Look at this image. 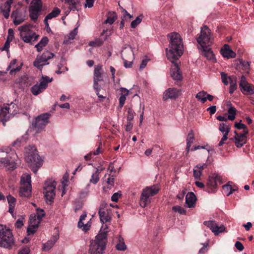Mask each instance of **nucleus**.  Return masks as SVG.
Returning a JSON list of instances; mask_svg holds the SVG:
<instances>
[{"label":"nucleus","instance_id":"nucleus-1","mask_svg":"<svg viewBox=\"0 0 254 254\" xmlns=\"http://www.w3.org/2000/svg\"><path fill=\"white\" fill-rule=\"evenodd\" d=\"M168 37L170 39L169 48L166 49L168 59L170 61L177 60L183 54L182 39L177 33H172Z\"/></svg>","mask_w":254,"mask_h":254},{"label":"nucleus","instance_id":"nucleus-2","mask_svg":"<svg viewBox=\"0 0 254 254\" xmlns=\"http://www.w3.org/2000/svg\"><path fill=\"white\" fill-rule=\"evenodd\" d=\"M25 160L35 174L37 173L38 169L42 165V160L34 147L26 151Z\"/></svg>","mask_w":254,"mask_h":254},{"label":"nucleus","instance_id":"nucleus-3","mask_svg":"<svg viewBox=\"0 0 254 254\" xmlns=\"http://www.w3.org/2000/svg\"><path fill=\"white\" fill-rule=\"evenodd\" d=\"M14 241L11 231L5 225H0V247L11 249Z\"/></svg>","mask_w":254,"mask_h":254},{"label":"nucleus","instance_id":"nucleus-4","mask_svg":"<svg viewBox=\"0 0 254 254\" xmlns=\"http://www.w3.org/2000/svg\"><path fill=\"white\" fill-rule=\"evenodd\" d=\"M19 111L18 106L12 102L4 107H0V122L5 126V122L9 119L10 115L16 114Z\"/></svg>","mask_w":254,"mask_h":254},{"label":"nucleus","instance_id":"nucleus-5","mask_svg":"<svg viewBox=\"0 0 254 254\" xmlns=\"http://www.w3.org/2000/svg\"><path fill=\"white\" fill-rule=\"evenodd\" d=\"M30 24H26L18 28L20 31V35L22 40L27 43L32 44V42L36 41L39 37L35 32L31 30L30 28Z\"/></svg>","mask_w":254,"mask_h":254},{"label":"nucleus","instance_id":"nucleus-6","mask_svg":"<svg viewBox=\"0 0 254 254\" xmlns=\"http://www.w3.org/2000/svg\"><path fill=\"white\" fill-rule=\"evenodd\" d=\"M56 185V182L52 180H47L44 184L43 193L46 202L48 204H51L53 202L56 195L55 190Z\"/></svg>","mask_w":254,"mask_h":254},{"label":"nucleus","instance_id":"nucleus-7","mask_svg":"<svg viewBox=\"0 0 254 254\" xmlns=\"http://www.w3.org/2000/svg\"><path fill=\"white\" fill-rule=\"evenodd\" d=\"M51 116L50 113H44L39 115L32 122V128L36 133L41 131L49 123Z\"/></svg>","mask_w":254,"mask_h":254},{"label":"nucleus","instance_id":"nucleus-8","mask_svg":"<svg viewBox=\"0 0 254 254\" xmlns=\"http://www.w3.org/2000/svg\"><path fill=\"white\" fill-rule=\"evenodd\" d=\"M198 47L211 46L212 43V37L210 30L206 26L201 28V32L199 37L197 38Z\"/></svg>","mask_w":254,"mask_h":254},{"label":"nucleus","instance_id":"nucleus-9","mask_svg":"<svg viewBox=\"0 0 254 254\" xmlns=\"http://www.w3.org/2000/svg\"><path fill=\"white\" fill-rule=\"evenodd\" d=\"M21 187L19 190L20 196L28 197L31 194V176L28 174H24L21 177Z\"/></svg>","mask_w":254,"mask_h":254},{"label":"nucleus","instance_id":"nucleus-10","mask_svg":"<svg viewBox=\"0 0 254 254\" xmlns=\"http://www.w3.org/2000/svg\"><path fill=\"white\" fill-rule=\"evenodd\" d=\"M158 186H152L145 188L141 193L140 199V205L142 207H145L150 202L149 197L157 194L159 190Z\"/></svg>","mask_w":254,"mask_h":254},{"label":"nucleus","instance_id":"nucleus-11","mask_svg":"<svg viewBox=\"0 0 254 254\" xmlns=\"http://www.w3.org/2000/svg\"><path fill=\"white\" fill-rule=\"evenodd\" d=\"M53 80V78H50L48 76H42L39 80V83L33 86L31 91L34 95H37L42 93L48 87V84Z\"/></svg>","mask_w":254,"mask_h":254},{"label":"nucleus","instance_id":"nucleus-12","mask_svg":"<svg viewBox=\"0 0 254 254\" xmlns=\"http://www.w3.org/2000/svg\"><path fill=\"white\" fill-rule=\"evenodd\" d=\"M42 6L41 0H32L29 9V16L32 21H37L42 10Z\"/></svg>","mask_w":254,"mask_h":254},{"label":"nucleus","instance_id":"nucleus-13","mask_svg":"<svg viewBox=\"0 0 254 254\" xmlns=\"http://www.w3.org/2000/svg\"><path fill=\"white\" fill-rule=\"evenodd\" d=\"M18 157L14 151H11L10 155H7L6 158H1L0 163L9 170H13L16 167Z\"/></svg>","mask_w":254,"mask_h":254},{"label":"nucleus","instance_id":"nucleus-14","mask_svg":"<svg viewBox=\"0 0 254 254\" xmlns=\"http://www.w3.org/2000/svg\"><path fill=\"white\" fill-rule=\"evenodd\" d=\"M54 54L53 53L47 51L44 52L42 55L37 56L34 62V65L40 70H42L44 65L49 64L46 63L48 60L53 58Z\"/></svg>","mask_w":254,"mask_h":254},{"label":"nucleus","instance_id":"nucleus-15","mask_svg":"<svg viewBox=\"0 0 254 254\" xmlns=\"http://www.w3.org/2000/svg\"><path fill=\"white\" fill-rule=\"evenodd\" d=\"M105 204H101L98 211L100 221L103 224L110 222L112 219L111 210L108 208H105Z\"/></svg>","mask_w":254,"mask_h":254},{"label":"nucleus","instance_id":"nucleus-16","mask_svg":"<svg viewBox=\"0 0 254 254\" xmlns=\"http://www.w3.org/2000/svg\"><path fill=\"white\" fill-rule=\"evenodd\" d=\"M220 181V177L216 174H213L209 177L205 190L209 193L215 192L217 187V182Z\"/></svg>","mask_w":254,"mask_h":254},{"label":"nucleus","instance_id":"nucleus-17","mask_svg":"<svg viewBox=\"0 0 254 254\" xmlns=\"http://www.w3.org/2000/svg\"><path fill=\"white\" fill-rule=\"evenodd\" d=\"M103 74L104 71L101 65H98L95 67L93 75L94 89H98V87L101 86L99 84V82H101L103 80Z\"/></svg>","mask_w":254,"mask_h":254},{"label":"nucleus","instance_id":"nucleus-18","mask_svg":"<svg viewBox=\"0 0 254 254\" xmlns=\"http://www.w3.org/2000/svg\"><path fill=\"white\" fill-rule=\"evenodd\" d=\"M108 232V227L107 224L103 225L101 228L100 233L96 237L95 240L92 242L98 243L106 246L107 242V234Z\"/></svg>","mask_w":254,"mask_h":254},{"label":"nucleus","instance_id":"nucleus-19","mask_svg":"<svg viewBox=\"0 0 254 254\" xmlns=\"http://www.w3.org/2000/svg\"><path fill=\"white\" fill-rule=\"evenodd\" d=\"M172 65L171 68V76L174 80L180 81L183 78L182 73L177 60L171 61Z\"/></svg>","mask_w":254,"mask_h":254},{"label":"nucleus","instance_id":"nucleus-20","mask_svg":"<svg viewBox=\"0 0 254 254\" xmlns=\"http://www.w3.org/2000/svg\"><path fill=\"white\" fill-rule=\"evenodd\" d=\"M203 224L204 225L209 227L215 235L223 232L225 230V228L224 225H221L219 226L214 221H206L203 222Z\"/></svg>","mask_w":254,"mask_h":254},{"label":"nucleus","instance_id":"nucleus-21","mask_svg":"<svg viewBox=\"0 0 254 254\" xmlns=\"http://www.w3.org/2000/svg\"><path fill=\"white\" fill-rule=\"evenodd\" d=\"M210 46H204L202 47H198V49L199 53L203 56L206 57L209 60L215 61L214 54L211 50Z\"/></svg>","mask_w":254,"mask_h":254},{"label":"nucleus","instance_id":"nucleus-22","mask_svg":"<svg viewBox=\"0 0 254 254\" xmlns=\"http://www.w3.org/2000/svg\"><path fill=\"white\" fill-rule=\"evenodd\" d=\"M105 246L100 245L98 243L91 242L89 249L90 254H103L105 248Z\"/></svg>","mask_w":254,"mask_h":254},{"label":"nucleus","instance_id":"nucleus-23","mask_svg":"<svg viewBox=\"0 0 254 254\" xmlns=\"http://www.w3.org/2000/svg\"><path fill=\"white\" fill-rule=\"evenodd\" d=\"M221 54L223 57L227 59L234 58L236 57V53L232 51L228 44H225L221 49Z\"/></svg>","mask_w":254,"mask_h":254},{"label":"nucleus","instance_id":"nucleus-24","mask_svg":"<svg viewBox=\"0 0 254 254\" xmlns=\"http://www.w3.org/2000/svg\"><path fill=\"white\" fill-rule=\"evenodd\" d=\"M122 55L123 60L124 61V66L126 68L131 67L132 66V61H127V59H128V57L127 55H128V56H130L133 58V52L132 50L131 49V48L128 49H125V50L122 52Z\"/></svg>","mask_w":254,"mask_h":254},{"label":"nucleus","instance_id":"nucleus-25","mask_svg":"<svg viewBox=\"0 0 254 254\" xmlns=\"http://www.w3.org/2000/svg\"><path fill=\"white\" fill-rule=\"evenodd\" d=\"M103 169L99 167L96 168L95 169L90 171L91 176L89 179V183L95 185L99 181V174L103 171Z\"/></svg>","mask_w":254,"mask_h":254},{"label":"nucleus","instance_id":"nucleus-26","mask_svg":"<svg viewBox=\"0 0 254 254\" xmlns=\"http://www.w3.org/2000/svg\"><path fill=\"white\" fill-rule=\"evenodd\" d=\"M12 3L13 0H7L4 4L1 5L0 7V13H2L4 17L6 19L9 17L11 4Z\"/></svg>","mask_w":254,"mask_h":254},{"label":"nucleus","instance_id":"nucleus-27","mask_svg":"<svg viewBox=\"0 0 254 254\" xmlns=\"http://www.w3.org/2000/svg\"><path fill=\"white\" fill-rule=\"evenodd\" d=\"M179 95V90L176 88H169L166 90L163 94V99L164 100L168 99H176Z\"/></svg>","mask_w":254,"mask_h":254},{"label":"nucleus","instance_id":"nucleus-28","mask_svg":"<svg viewBox=\"0 0 254 254\" xmlns=\"http://www.w3.org/2000/svg\"><path fill=\"white\" fill-rule=\"evenodd\" d=\"M11 17L13 20V23L15 25L20 24L25 19V16L23 15L17 10L12 12Z\"/></svg>","mask_w":254,"mask_h":254},{"label":"nucleus","instance_id":"nucleus-29","mask_svg":"<svg viewBox=\"0 0 254 254\" xmlns=\"http://www.w3.org/2000/svg\"><path fill=\"white\" fill-rule=\"evenodd\" d=\"M196 197L192 192H188L186 196V205L187 207H194L195 203Z\"/></svg>","mask_w":254,"mask_h":254},{"label":"nucleus","instance_id":"nucleus-30","mask_svg":"<svg viewBox=\"0 0 254 254\" xmlns=\"http://www.w3.org/2000/svg\"><path fill=\"white\" fill-rule=\"evenodd\" d=\"M120 91L121 96L119 98V105L120 108H122L125 103L126 97L128 94L129 91L125 88L122 87L120 88Z\"/></svg>","mask_w":254,"mask_h":254},{"label":"nucleus","instance_id":"nucleus-31","mask_svg":"<svg viewBox=\"0 0 254 254\" xmlns=\"http://www.w3.org/2000/svg\"><path fill=\"white\" fill-rule=\"evenodd\" d=\"M87 215L86 213H84L82 214L80 217L79 220L78 222V227L80 229H82V230L84 231H87L88 230L90 227V225L88 224V223L84 224L82 222L83 220H85L86 217Z\"/></svg>","mask_w":254,"mask_h":254},{"label":"nucleus","instance_id":"nucleus-32","mask_svg":"<svg viewBox=\"0 0 254 254\" xmlns=\"http://www.w3.org/2000/svg\"><path fill=\"white\" fill-rule=\"evenodd\" d=\"M58 238L59 237L57 236H53L50 240L43 245V250L48 251L51 249L57 242Z\"/></svg>","mask_w":254,"mask_h":254},{"label":"nucleus","instance_id":"nucleus-33","mask_svg":"<svg viewBox=\"0 0 254 254\" xmlns=\"http://www.w3.org/2000/svg\"><path fill=\"white\" fill-rule=\"evenodd\" d=\"M65 3L68 6L69 11L77 10L80 3V0H64Z\"/></svg>","mask_w":254,"mask_h":254},{"label":"nucleus","instance_id":"nucleus-34","mask_svg":"<svg viewBox=\"0 0 254 254\" xmlns=\"http://www.w3.org/2000/svg\"><path fill=\"white\" fill-rule=\"evenodd\" d=\"M103 181L107 184L108 186V188H111L114 186L115 178L113 175H111V174H105L103 178Z\"/></svg>","mask_w":254,"mask_h":254},{"label":"nucleus","instance_id":"nucleus-35","mask_svg":"<svg viewBox=\"0 0 254 254\" xmlns=\"http://www.w3.org/2000/svg\"><path fill=\"white\" fill-rule=\"evenodd\" d=\"M17 63L16 60H12L9 65L8 66L6 70L8 71L10 70V68H12L9 72V73L11 75H12L14 72H17L20 70L21 67L22 66V64L20 66H16V67H14L15 64Z\"/></svg>","mask_w":254,"mask_h":254},{"label":"nucleus","instance_id":"nucleus-36","mask_svg":"<svg viewBox=\"0 0 254 254\" xmlns=\"http://www.w3.org/2000/svg\"><path fill=\"white\" fill-rule=\"evenodd\" d=\"M7 199L9 204L8 212H10L11 214H12L14 210V207L16 203V199L14 197L10 195L7 196Z\"/></svg>","mask_w":254,"mask_h":254},{"label":"nucleus","instance_id":"nucleus-37","mask_svg":"<svg viewBox=\"0 0 254 254\" xmlns=\"http://www.w3.org/2000/svg\"><path fill=\"white\" fill-rule=\"evenodd\" d=\"M194 140L193 131L192 130H190L188 134L187 138V148L186 149L187 152H189L191 146V143H193Z\"/></svg>","mask_w":254,"mask_h":254},{"label":"nucleus","instance_id":"nucleus-38","mask_svg":"<svg viewBox=\"0 0 254 254\" xmlns=\"http://www.w3.org/2000/svg\"><path fill=\"white\" fill-rule=\"evenodd\" d=\"M237 77L235 76H232V77H231V81L229 82V83L230 84V88H229V93L230 94H233L234 91L237 89Z\"/></svg>","mask_w":254,"mask_h":254},{"label":"nucleus","instance_id":"nucleus-39","mask_svg":"<svg viewBox=\"0 0 254 254\" xmlns=\"http://www.w3.org/2000/svg\"><path fill=\"white\" fill-rule=\"evenodd\" d=\"M49 39L47 37H44L40 40V41L35 45V47L38 52H40L42 50L43 47L46 46L48 44Z\"/></svg>","mask_w":254,"mask_h":254},{"label":"nucleus","instance_id":"nucleus-40","mask_svg":"<svg viewBox=\"0 0 254 254\" xmlns=\"http://www.w3.org/2000/svg\"><path fill=\"white\" fill-rule=\"evenodd\" d=\"M247 137L239 138L235 135L234 139L235 140V143L237 147L240 148L246 143Z\"/></svg>","mask_w":254,"mask_h":254},{"label":"nucleus","instance_id":"nucleus-41","mask_svg":"<svg viewBox=\"0 0 254 254\" xmlns=\"http://www.w3.org/2000/svg\"><path fill=\"white\" fill-rule=\"evenodd\" d=\"M219 130L223 133V135H228L230 131L229 125L225 123L219 124Z\"/></svg>","mask_w":254,"mask_h":254},{"label":"nucleus","instance_id":"nucleus-42","mask_svg":"<svg viewBox=\"0 0 254 254\" xmlns=\"http://www.w3.org/2000/svg\"><path fill=\"white\" fill-rule=\"evenodd\" d=\"M116 249L118 251H124L127 249V246L126 245L124 239L119 236L118 238V243L116 245Z\"/></svg>","mask_w":254,"mask_h":254},{"label":"nucleus","instance_id":"nucleus-43","mask_svg":"<svg viewBox=\"0 0 254 254\" xmlns=\"http://www.w3.org/2000/svg\"><path fill=\"white\" fill-rule=\"evenodd\" d=\"M117 15L116 13L114 12H109L107 16V19L105 21L104 23L105 24H112L116 19H117Z\"/></svg>","mask_w":254,"mask_h":254},{"label":"nucleus","instance_id":"nucleus-44","mask_svg":"<svg viewBox=\"0 0 254 254\" xmlns=\"http://www.w3.org/2000/svg\"><path fill=\"white\" fill-rule=\"evenodd\" d=\"M61 12V10L58 8L55 7L54 9L52 10L51 12L49 13L46 17V20H50L53 18L57 17Z\"/></svg>","mask_w":254,"mask_h":254},{"label":"nucleus","instance_id":"nucleus-45","mask_svg":"<svg viewBox=\"0 0 254 254\" xmlns=\"http://www.w3.org/2000/svg\"><path fill=\"white\" fill-rule=\"evenodd\" d=\"M121 9L122 10V12L123 13L122 20H124V21L128 22L130 19L132 18V16L128 13L126 9H124L123 7L121 6Z\"/></svg>","mask_w":254,"mask_h":254},{"label":"nucleus","instance_id":"nucleus-46","mask_svg":"<svg viewBox=\"0 0 254 254\" xmlns=\"http://www.w3.org/2000/svg\"><path fill=\"white\" fill-rule=\"evenodd\" d=\"M206 96L207 92L204 91H200L198 92L196 95L195 97L198 100H200L202 103H204L206 101Z\"/></svg>","mask_w":254,"mask_h":254},{"label":"nucleus","instance_id":"nucleus-47","mask_svg":"<svg viewBox=\"0 0 254 254\" xmlns=\"http://www.w3.org/2000/svg\"><path fill=\"white\" fill-rule=\"evenodd\" d=\"M228 113L229 114L228 119L230 121H233L235 119L236 113V108L233 107H231L228 110Z\"/></svg>","mask_w":254,"mask_h":254},{"label":"nucleus","instance_id":"nucleus-48","mask_svg":"<svg viewBox=\"0 0 254 254\" xmlns=\"http://www.w3.org/2000/svg\"><path fill=\"white\" fill-rule=\"evenodd\" d=\"M40 220L37 219L36 216L31 215L29 218L30 226L38 227Z\"/></svg>","mask_w":254,"mask_h":254},{"label":"nucleus","instance_id":"nucleus-49","mask_svg":"<svg viewBox=\"0 0 254 254\" xmlns=\"http://www.w3.org/2000/svg\"><path fill=\"white\" fill-rule=\"evenodd\" d=\"M221 79L222 82L225 85H228L229 82L231 81L232 76H228L227 74L224 72H221Z\"/></svg>","mask_w":254,"mask_h":254},{"label":"nucleus","instance_id":"nucleus-50","mask_svg":"<svg viewBox=\"0 0 254 254\" xmlns=\"http://www.w3.org/2000/svg\"><path fill=\"white\" fill-rule=\"evenodd\" d=\"M143 16L140 15L137 16L135 20H133L130 24V26L132 28H135L139 23H141L142 20Z\"/></svg>","mask_w":254,"mask_h":254},{"label":"nucleus","instance_id":"nucleus-51","mask_svg":"<svg viewBox=\"0 0 254 254\" xmlns=\"http://www.w3.org/2000/svg\"><path fill=\"white\" fill-rule=\"evenodd\" d=\"M104 41L101 39H96L94 41H90L89 43V45L92 47L100 46L103 44Z\"/></svg>","mask_w":254,"mask_h":254},{"label":"nucleus","instance_id":"nucleus-52","mask_svg":"<svg viewBox=\"0 0 254 254\" xmlns=\"http://www.w3.org/2000/svg\"><path fill=\"white\" fill-rule=\"evenodd\" d=\"M242 92L247 91L249 92L251 94L254 93V91L252 88L251 85L249 83L245 85L240 87Z\"/></svg>","mask_w":254,"mask_h":254},{"label":"nucleus","instance_id":"nucleus-53","mask_svg":"<svg viewBox=\"0 0 254 254\" xmlns=\"http://www.w3.org/2000/svg\"><path fill=\"white\" fill-rule=\"evenodd\" d=\"M193 175L195 180H199L202 175V172L200 170L194 167L193 169Z\"/></svg>","mask_w":254,"mask_h":254},{"label":"nucleus","instance_id":"nucleus-54","mask_svg":"<svg viewBox=\"0 0 254 254\" xmlns=\"http://www.w3.org/2000/svg\"><path fill=\"white\" fill-rule=\"evenodd\" d=\"M172 209L175 212H178L180 214H185L186 213V210L178 205L173 206Z\"/></svg>","mask_w":254,"mask_h":254},{"label":"nucleus","instance_id":"nucleus-55","mask_svg":"<svg viewBox=\"0 0 254 254\" xmlns=\"http://www.w3.org/2000/svg\"><path fill=\"white\" fill-rule=\"evenodd\" d=\"M68 178H69V175L67 173L64 174L63 177L62 184L63 187L64 189V188L66 186H67V183L68 182Z\"/></svg>","mask_w":254,"mask_h":254},{"label":"nucleus","instance_id":"nucleus-56","mask_svg":"<svg viewBox=\"0 0 254 254\" xmlns=\"http://www.w3.org/2000/svg\"><path fill=\"white\" fill-rule=\"evenodd\" d=\"M135 114L134 112L131 108H128L127 110V121H131L134 118V114Z\"/></svg>","mask_w":254,"mask_h":254},{"label":"nucleus","instance_id":"nucleus-57","mask_svg":"<svg viewBox=\"0 0 254 254\" xmlns=\"http://www.w3.org/2000/svg\"><path fill=\"white\" fill-rule=\"evenodd\" d=\"M37 216L36 217H37V219L41 221L42 218L45 215V214L43 209L37 208Z\"/></svg>","mask_w":254,"mask_h":254},{"label":"nucleus","instance_id":"nucleus-58","mask_svg":"<svg viewBox=\"0 0 254 254\" xmlns=\"http://www.w3.org/2000/svg\"><path fill=\"white\" fill-rule=\"evenodd\" d=\"M235 135L237 136V137H247V135L249 133L248 129H244L242 133H238L236 131L234 132Z\"/></svg>","mask_w":254,"mask_h":254},{"label":"nucleus","instance_id":"nucleus-59","mask_svg":"<svg viewBox=\"0 0 254 254\" xmlns=\"http://www.w3.org/2000/svg\"><path fill=\"white\" fill-rule=\"evenodd\" d=\"M235 127L238 129H248L246 126L245 124L241 123L236 122L235 124Z\"/></svg>","mask_w":254,"mask_h":254},{"label":"nucleus","instance_id":"nucleus-60","mask_svg":"<svg viewBox=\"0 0 254 254\" xmlns=\"http://www.w3.org/2000/svg\"><path fill=\"white\" fill-rule=\"evenodd\" d=\"M240 64L242 65L243 69L244 70L249 69L250 65L249 63L245 61H241L240 62Z\"/></svg>","mask_w":254,"mask_h":254},{"label":"nucleus","instance_id":"nucleus-61","mask_svg":"<svg viewBox=\"0 0 254 254\" xmlns=\"http://www.w3.org/2000/svg\"><path fill=\"white\" fill-rule=\"evenodd\" d=\"M77 28H75L69 33L68 38L70 40H73L75 38V36L77 35Z\"/></svg>","mask_w":254,"mask_h":254},{"label":"nucleus","instance_id":"nucleus-62","mask_svg":"<svg viewBox=\"0 0 254 254\" xmlns=\"http://www.w3.org/2000/svg\"><path fill=\"white\" fill-rule=\"evenodd\" d=\"M14 38V32L12 29H9L8 31V36L7 37V39L10 41H11Z\"/></svg>","mask_w":254,"mask_h":254},{"label":"nucleus","instance_id":"nucleus-63","mask_svg":"<svg viewBox=\"0 0 254 254\" xmlns=\"http://www.w3.org/2000/svg\"><path fill=\"white\" fill-rule=\"evenodd\" d=\"M248 83V82L247 81L246 77L244 75H242L241 77L240 81V83H239L240 87L243 85H245Z\"/></svg>","mask_w":254,"mask_h":254},{"label":"nucleus","instance_id":"nucleus-64","mask_svg":"<svg viewBox=\"0 0 254 254\" xmlns=\"http://www.w3.org/2000/svg\"><path fill=\"white\" fill-rule=\"evenodd\" d=\"M235 246L237 248V249L240 251H242L244 249V247L243 244H242V243H241L239 241H237L236 242V243L235 244Z\"/></svg>","mask_w":254,"mask_h":254}]
</instances>
